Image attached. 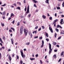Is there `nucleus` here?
I'll list each match as a JSON object with an SVG mask.
<instances>
[{"instance_id":"f257e3e1","label":"nucleus","mask_w":64,"mask_h":64,"mask_svg":"<svg viewBox=\"0 0 64 64\" xmlns=\"http://www.w3.org/2000/svg\"><path fill=\"white\" fill-rule=\"evenodd\" d=\"M48 45L49 46V48L50 49L49 54H51V53L52 52V49H51V44L49 43Z\"/></svg>"},{"instance_id":"f03ea898","label":"nucleus","mask_w":64,"mask_h":64,"mask_svg":"<svg viewBox=\"0 0 64 64\" xmlns=\"http://www.w3.org/2000/svg\"><path fill=\"white\" fill-rule=\"evenodd\" d=\"M29 13V6L28 5L27 8V11L25 14V16H26L27 15V14H28Z\"/></svg>"},{"instance_id":"7ed1b4c3","label":"nucleus","mask_w":64,"mask_h":64,"mask_svg":"<svg viewBox=\"0 0 64 64\" xmlns=\"http://www.w3.org/2000/svg\"><path fill=\"white\" fill-rule=\"evenodd\" d=\"M20 52L21 53V55L22 57V58H25V55H24V53L23 52V50H20Z\"/></svg>"},{"instance_id":"20e7f679","label":"nucleus","mask_w":64,"mask_h":64,"mask_svg":"<svg viewBox=\"0 0 64 64\" xmlns=\"http://www.w3.org/2000/svg\"><path fill=\"white\" fill-rule=\"evenodd\" d=\"M24 32L25 34V36H26L27 35V34L28 33V30H26L24 29Z\"/></svg>"},{"instance_id":"39448f33","label":"nucleus","mask_w":64,"mask_h":64,"mask_svg":"<svg viewBox=\"0 0 64 64\" xmlns=\"http://www.w3.org/2000/svg\"><path fill=\"white\" fill-rule=\"evenodd\" d=\"M23 30V27L22 26L20 27V32L21 34H22Z\"/></svg>"},{"instance_id":"423d86ee","label":"nucleus","mask_w":64,"mask_h":64,"mask_svg":"<svg viewBox=\"0 0 64 64\" xmlns=\"http://www.w3.org/2000/svg\"><path fill=\"white\" fill-rule=\"evenodd\" d=\"M61 21L60 22V24L61 25L63 24H64V22L63 21V19H62L60 20Z\"/></svg>"},{"instance_id":"0eeeda50","label":"nucleus","mask_w":64,"mask_h":64,"mask_svg":"<svg viewBox=\"0 0 64 64\" xmlns=\"http://www.w3.org/2000/svg\"><path fill=\"white\" fill-rule=\"evenodd\" d=\"M50 26V27L49 28V29L50 30V31L52 33H53V30H52V28L50 27V26Z\"/></svg>"},{"instance_id":"6e6552de","label":"nucleus","mask_w":64,"mask_h":64,"mask_svg":"<svg viewBox=\"0 0 64 64\" xmlns=\"http://www.w3.org/2000/svg\"><path fill=\"white\" fill-rule=\"evenodd\" d=\"M6 15V14H5V12H4L2 13V16H5Z\"/></svg>"},{"instance_id":"1a4fd4ad","label":"nucleus","mask_w":64,"mask_h":64,"mask_svg":"<svg viewBox=\"0 0 64 64\" xmlns=\"http://www.w3.org/2000/svg\"><path fill=\"white\" fill-rule=\"evenodd\" d=\"M9 60L10 61L12 59V58L11 57V56H9Z\"/></svg>"},{"instance_id":"9d476101","label":"nucleus","mask_w":64,"mask_h":64,"mask_svg":"<svg viewBox=\"0 0 64 64\" xmlns=\"http://www.w3.org/2000/svg\"><path fill=\"white\" fill-rule=\"evenodd\" d=\"M46 3L49 4V0H46L45 1Z\"/></svg>"},{"instance_id":"9b49d317","label":"nucleus","mask_w":64,"mask_h":64,"mask_svg":"<svg viewBox=\"0 0 64 64\" xmlns=\"http://www.w3.org/2000/svg\"><path fill=\"white\" fill-rule=\"evenodd\" d=\"M32 1L34 3H37V2H38L37 1L35 0H32Z\"/></svg>"},{"instance_id":"f8f14e48","label":"nucleus","mask_w":64,"mask_h":64,"mask_svg":"<svg viewBox=\"0 0 64 64\" xmlns=\"http://www.w3.org/2000/svg\"><path fill=\"white\" fill-rule=\"evenodd\" d=\"M15 16V15H14V14H13V13H12L11 14V15H10V17H11L12 16Z\"/></svg>"},{"instance_id":"ddd939ff","label":"nucleus","mask_w":64,"mask_h":64,"mask_svg":"<svg viewBox=\"0 0 64 64\" xmlns=\"http://www.w3.org/2000/svg\"><path fill=\"white\" fill-rule=\"evenodd\" d=\"M42 17L44 19H46V16L44 15H42Z\"/></svg>"},{"instance_id":"4468645a","label":"nucleus","mask_w":64,"mask_h":64,"mask_svg":"<svg viewBox=\"0 0 64 64\" xmlns=\"http://www.w3.org/2000/svg\"><path fill=\"white\" fill-rule=\"evenodd\" d=\"M60 33L62 34H64V31H63L60 32Z\"/></svg>"},{"instance_id":"2eb2a0df","label":"nucleus","mask_w":64,"mask_h":64,"mask_svg":"<svg viewBox=\"0 0 64 64\" xmlns=\"http://www.w3.org/2000/svg\"><path fill=\"white\" fill-rule=\"evenodd\" d=\"M63 54H64V52L62 51L61 54L60 56H62L63 55Z\"/></svg>"},{"instance_id":"dca6fc26","label":"nucleus","mask_w":64,"mask_h":64,"mask_svg":"<svg viewBox=\"0 0 64 64\" xmlns=\"http://www.w3.org/2000/svg\"><path fill=\"white\" fill-rule=\"evenodd\" d=\"M30 44V42H26V45H29Z\"/></svg>"},{"instance_id":"f3484780","label":"nucleus","mask_w":64,"mask_h":64,"mask_svg":"<svg viewBox=\"0 0 64 64\" xmlns=\"http://www.w3.org/2000/svg\"><path fill=\"white\" fill-rule=\"evenodd\" d=\"M58 20L56 19L54 20V22L56 23V22H57L58 21Z\"/></svg>"},{"instance_id":"a211bd4d","label":"nucleus","mask_w":64,"mask_h":64,"mask_svg":"<svg viewBox=\"0 0 64 64\" xmlns=\"http://www.w3.org/2000/svg\"><path fill=\"white\" fill-rule=\"evenodd\" d=\"M56 31L57 32H59V30L57 28H56L55 29Z\"/></svg>"},{"instance_id":"6ab92c4d","label":"nucleus","mask_w":64,"mask_h":64,"mask_svg":"<svg viewBox=\"0 0 64 64\" xmlns=\"http://www.w3.org/2000/svg\"><path fill=\"white\" fill-rule=\"evenodd\" d=\"M56 42H53V45H56Z\"/></svg>"},{"instance_id":"aec40b11","label":"nucleus","mask_w":64,"mask_h":64,"mask_svg":"<svg viewBox=\"0 0 64 64\" xmlns=\"http://www.w3.org/2000/svg\"><path fill=\"white\" fill-rule=\"evenodd\" d=\"M56 8H57V9H58V10H59V9H60V8L59 7H57L56 6Z\"/></svg>"},{"instance_id":"412c9836","label":"nucleus","mask_w":64,"mask_h":64,"mask_svg":"<svg viewBox=\"0 0 64 64\" xmlns=\"http://www.w3.org/2000/svg\"><path fill=\"white\" fill-rule=\"evenodd\" d=\"M20 63L21 64H23V61H22V60H20Z\"/></svg>"},{"instance_id":"4be33fe9","label":"nucleus","mask_w":64,"mask_h":64,"mask_svg":"<svg viewBox=\"0 0 64 64\" xmlns=\"http://www.w3.org/2000/svg\"><path fill=\"white\" fill-rule=\"evenodd\" d=\"M46 36H47V37H48V33H46Z\"/></svg>"},{"instance_id":"5701e85b","label":"nucleus","mask_w":64,"mask_h":64,"mask_svg":"<svg viewBox=\"0 0 64 64\" xmlns=\"http://www.w3.org/2000/svg\"><path fill=\"white\" fill-rule=\"evenodd\" d=\"M11 29H12V30H13L14 32V31H15V29L13 28H11Z\"/></svg>"},{"instance_id":"b1692460","label":"nucleus","mask_w":64,"mask_h":64,"mask_svg":"<svg viewBox=\"0 0 64 64\" xmlns=\"http://www.w3.org/2000/svg\"><path fill=\"white\" fill-rule=\"evenodd\" d=\"M62 6L63 7H64V2L62 3Z\"/></svg>"},{"instance_id":"393cba45","label":"nucleus","mask_w":64,"mask_h":64,"mask_svg":"<svg viewBox=\"0 0 64 64\" xmlns=\"http://www.w3.org/2000/svg\"><path fill=\"white\" fill-rule=\"evenodd\" d=\"M12 23L13 24H14V23H15V20H14L12 22Z\"/></svg>"},{"instance_id":"a878e982","label":"nucleus","mask_w":64,"mask_h":64,"mask_svg":"<svg viewBox=\"0 0 64 64\" xmlns=\"http://www.w3.org/2000/svg\"><path fill=\"white\" fill-rule=\"evenodd\" d=\"M16 9H19V10H20V8L19 7H17L16 8Z\"/></svg>"},{"instance_id":"bb28decb","label":"nucleus","mask_w":64,"mask_h":64,"mask_svg":"<svg viewBox=\"0 0 64 64\" xmlns=\"http://www.w3.org/2000/svg\"><path fill=\"white\" fill-rule=\"evenodd\" d=\"M46 40L47 41V42L49 41V39L48 38H46Z\"/></svg>"},{"instance_id":"cd10ccee","label":"nucleus","mask_w":64,"mask_h":64,"mask_svg":"<svg viewBox=\"0 0 64 64\" xmlns=\"http://www.w3.org/2000/svg\"><path fill=\"white\" fill-rule=\"evenodd\" d=\"M17 4H18L20 5H21V3L20 2H17Z\"/></svg>"},{"instance_id":"c85d7f7f","label":"nucleus","mask_w":64,"mask_h":64,"mask_svg":"<svg viewBox=\"0 0 64 64\" xmlns=\"http://www.w3.org/2000/svg\"><path fill=\"white\" fill-rule=\"evenodd\" d=\"M6 4H4L2 6H6Z\"/></svg>"},{"instance_id":"c756f323","label":"nucleus","mask_w":64,"mask_h":64,"mask_svg":"<svg viewBox=\"0 0 64 64\" xmlns=\"http://www.w3.org/2000/svg\"><path fill=\"white\" fill-rule=\"evenodd\" d=\"M44 46V44H42V45L41 46V48H43V46Z\"/></svg>"},{"instance_id":"7c9ffc66","label":"nucleus","mask_w":64,"mask_h":64,"mask_svg":"<svg viewBox=\"0 0 64 64\" xmlns=\"http://www.w3.org/2000/svg\"><path fill=\"white\" fill-rule=\"evenodd\" d=\"M34 6L36 8H37V6H36V5L35 4H34Z\"/></svg>"},{"instance_id":"2f4dec72","label":"nucleus","mask_w":64,"mask_h":64,"mask_svg":"<svg viewBox=\"0 0 64 64\" xmlns=\"http://www.w3.org/2000/svg\"><path fill=\"white\" fill-rule=\"evenodd\" d=\"M30 59L31 60H35V58H30Z\"/></svg>"},{"instance_id":"473e14b6","label":"nucleus","mask_w":64,"mask_h":64,"mask_svg":"<svg viewBox=\"0 0 64 64\" xmlns=\"http://www.w3.org/2000/svg\"><path fill=\"white\" fill-rule=\"evenodd\" d=\"M61 36L59 37L58 38V40L60 39H61Z\"/></svg>"},{"instance_id":"72a5a7b5","label":"nucleus","mask_w":64,"mask_h":64,"mask_svg":"<svg viewBox=\"0 0 64 64\" xmlns=\"http://www.w3.org/2000/svg\"><path fill=\"white\" fill-rule=\"evenodd\" d=\"M20 24V22H18V23H17V26H19Z\"/></svg>"},{"instance_id":"f704fd0d","label":"nucleus","mask_w":64,"mask_h":64,"mask_svg":"<svg viewBox=\"0 0 64 64\" xmlns=\"http://www.w3.org/2000/svg\"><path fill=\"white\" fill-rule=\"evenodd\" d=\"M49 19L50 20H52V17H50V18Z\"/></svg>"},{"instance_id":"c9c22d12","label":"nucleus","mask_w":64,"mask_h":64,"mask_svg":"<svg viewBox=\"0 0 64 64\" xmlns=\"http://www.w3.org/2000/svg\"><path fill=\"white\" fill-rule=\"evenodd\" d=\"M42 44H43V45H44V41L42 40Z\"/></svg>"},{"instance_id":"e433bc0d","label":"nucleus","mask_w":64,"mask_h":64,"mask_svg":"<svg viewBox=\"0 0 64 64\" xmlns=\"http://www.w3.org/2000/svg\"><path fill=\"white\" fill-rule=\"evenodd\" d=\"M26 10H27V8L26 7L24 9V11L25 12H26Z\"/></svg>"},{"instance_id":"4c0bfd02","label":"nucleus","mask_w":64,"mask_h":64,"mask_svg":"<svg viewBox=\"0 0 64 64\" xmlns=\"http://www.w3.org/2000/svg\"><path fill=\"white\" fill-rule=\"evenodd\" d=\"M41 30V27H40V28L38 29V31H40Z\"/></svg>"},{"instance_id":"58836bf2","label":"nucleus","mask_w":64,"mask_h":64,"mask_svg":"<svg viewBox=\"0 0 64 64\" xmlns=\"http://www.w3.org/2000/svg\"><path fill=\"white\" fill-rule=\"evenodd\" d=\"M61 58H60L58 60V62H60L61 61Z\"/></svg>"},{"instance_id":"ea45409f","label":"nucleus","mask_w":64,"mask_h":64,"mask_svg":"<svg viewBox=\"0 0 64 64\" xmlns=\"http://www.w3.org/2000/svg\"><path fill=\"white\" fill-rule=\"evenodd\" d=\"M60 27V25H58L57 26V28H59V27Z\"/></svg>"},{"instance_id":"a19ab883","label":"nucleus","mask_w":64,"mask_h":64,"mask_svg":"<svg viewBox=\"0 0 64 64\" xmlns=\"http://www.w3.org/2000/svg\"><path fill=\"white\" fill-rule=\"evenodd\" d=\"M56 36H57V34H56V33L54 36L55 37V38H56Z\"/></svg>"},{"instance_id":"79ce46f5","label":"nucleus","mask_w":64,"mask_h":64,"mask_svg":"<svg viewBox=\"0 0 64 64\" xmlns=\"http://www.w3.org/2000/svg\"><path fill=\"white\" fill-rule=\"evenodd\" d=\"M0 41L2 43L3 42H2V39H1V38H0Z\"/></svg>"},{"instance_id":"37998d69","label":"nucleus","mask_w":64,"mask_h":64,"mask_svg":"<svg viewBox=\"0 0 64 64\" xmlns=\"http://www.w3.org/2000/svg\"><path fill=\"white\" fill-rule=\"evenodd\" d=\"M54 16L55 17H57V13H56L54 14Z\"/></svg>"},{"instance_id":"c03bdc74","label":"nucleus","mask_w":64,"mask_h":64,"mask_svg":"<svg viewBox=\"0 0 64 64\" xmlns=\"http://www.w3.org/2000/svg\"><path fill=\"white\" fill-rule=\"evenodd\" d=\"M40 61L41 64H42V63H43V62H42V61H41V60H40Z\"/></svg>"},{"instance_id":"a18cd8bd","label":"nucleus","mask_w":64,"mask_h":64,"mask_svg":"<svg viewBox=\"0 0 64 64\" xmlns=\"http://www.w3.org/2000/svg\"><path fill=\"white\" fill-rule=\"evenodd\" d=\"M38 56V54H36V57H37Z\"/></svg>"},{"instance_id":"49530a36","label":"nucleus","mask_w":64,"mask_h":64,"mask_svg":"<svg viewBox=\"0 0 64 64\" xmlns=\"http://www.w3.org/2000/svg\"><path fill=\"white\" fill-rule=\"evenodd\" d=\"M2 39H4H4H5V37L4 36L2 38Z\"/></svg>"},{"instance_id":"de8ad7c7","label":"nucleus","mask_w":64,"mask_h":64,"mask_svg":"<svg viewBox=\"0 0 64 64\" xmlns=\"http://www.w3.org/2000/svg\"><path fill=\"white\" fill-rule=\"evenodd\" d=\"M42 28L43 29H44V28H45V27H44V26H42Z\"/></svg>"},{"instance_id":"09e8293b","label":"nucleus","mask_w":64,"mask_h":64,"mask_svg":"<svg viewBox=\"0 0 64 64\" xmlns=\"http://www.w3.org/2000/svg\"><path fill=\"white\" fill-rule=\"evenodd\" d=\"M56 47H60V46H59L58 45H56Z\"/></svg>"},{"instance_id":"8fccbe9b","label":"nucleus","mask_w":64,"mask_h":64,"mask_svg":"<svg viewBox=\"0 0 64 64\" xmlns=\"http://www.w3.org/2000/svg\"><path fill=\"white\" fill-rule=\"evenodd\" d=\"M54 58H56V55L55 54L54 55Z\"/></svg>"},{"instance_id":"3c124183","label":"nucleus","mask_w":64,"mask_h":64,"mask_svg":"<svg viewBox=\"0 0 64 64\" xmlns=\"http://www.w3.org/2000/svg\"><path fill=\"white\" fill-rule=\"evenodd\" d=\"M38 37V36H34V38H37Z\"/></svg>"},{"instance_id":"603ef678","label":"nucleus","mask_w":64,"mask_h":64,"mask_svg":"<svg viewBox=\"0 0 64 64\" xmlns=\"http://www.w3.org/2000/svg\"><path fill=\"white\" fill-rule=\"evenodd\" d=\"M2 26H4V24H2Z\"/></svg>"},{"instance_id":"864d4df0","label":"nucleus","mask_w":64,"mask_h":64,"mask_svg":"<svg viewBox=\"0 0 64 64\" xmlns=\"http://www.w3.org/2000/svg\"><path fill=\"white\" fill-rule=\"evenodd\" d=\"M30 36H31V38H32V34L30 33Z\"/></svg>"},{"instance_id":"5fc2aeb1","label":"nucleus","mask_w":64,"mask_h":64,"mask_svg":"<svg viewBox=\"0 0 64 64\" xmlns=\"http://www.w3.org/2000/svg\"><path fill=\"white\" fill-rule=\"evenodd\" d=\"M9 31L10 32H12V30H10Z\"/></svg>"},{"instance_id":"6e6d98bb","label":"nucleus","mask_w":64,"mask_h":64,"mask_svg":"<svg viewBox=\"0 0 64 64\" xmlns=\"http://www.w3.org/2000/svg\"><path fill=\"white\" fill-rule=\"evenodd\" d=\"M38 27V26H37L35 28V29H37Z\"/></svg>"},{"instance_id":"4d7b16f0","label":"nucleus","mask_w":64,"mask_h":64,"mask_svg":"<svg viewBox=\"0 0 64 64\" xmlns=\"http://www.w3.org/2000/svg\"><path fill=\"white\" fill-rule=\"evenodd\" d=\"M42 37H41L40 38V39L41 40V39H42Z\"/></svg>"},{"instance_id":"13d9d810","label":"nucleus","mask_w":64,"mask_h":64,"mask_svg":"<svg viewBox=\"0 0 64 64\" xmlns=\"http://www.w3.org/2000/svg\"><path fill=\"white\" fill-rule=\"evenodd\" d=\"M28 17H30L31 16V14H28Z\"/></svg>"},{"instance_id":"bf43d9fd","label":"nucleus","mask_w":64,"mask_h":64,"mask_svg":"<svg viewBox=\"0 0 64 64\" xmlns=\"http://www.w3.org/2000/svg\"><path fill=\"white\" fill-rule=\"evenodd\" d=\"M11 42L12 41H13V39L12 38H11Z\"/></svg>"},{"instance_id":"052dcab7","label":"nucleus","mask_w":64,"mask_h":64,"mask_svg":"<svg viewBox=\"0 0 64 64\" xmlns=\"http://www.w3.org/2000/svg\"><path fill=\"white\" fill-rule=\"evenodd\" d=\"M16 57L18 59H19V56H16Z\"/></svg>"},{"instance_id":"680f3d73","label":"nucleus","mask_w":64,"mask_h":64,"mask_svg":"<svg viewBox=\"0 0 64 64\" xmlns=\"http://www.w3.org/2000/svg\"><path fill=\"white\" fill-rule=\"evenodd\" d=\"M57 50H54V52H57Z\"/></svg>"},{"instance_id":"e2e57ef3","label":"nucleus","mask_w":64,"mask_h":64,"mask_svg":"<svg viewBox=\"0 0 64 64\" xmlns=\"http://www.w3.org/2000/svg\"><path fill=\"white\" fill-rule=\"evenodd\" d=\"M38 11H39V10H36V12H38Z\"/></svg>"},{"instance_id":"0e129e2a","label":"nucleus","mask_w":64,"mask_h":64,"mask_svg":"<svg viewBox=\"0 0 64 64\" xmlns=\"http://www.w3.org/2000/svg\"><path fill=\"white\" fill-rule=\"evenodd\" d=\"M11 51V50L10 49H9L8 50V52H9V51Z\"/></svg>"},{"instance_id":"69168bd1","label":"nucleus","mask_w":64,"mask_h":64,"mask_svg":"<svg viewBox=\"0 0 64 64\" xmlns=\"http://www.w3.org/2000/svg\"><path fill=\"white\" fill-rule=\"evenodd\" d=\"M8 15H9V13H8L6 14V16H8Z\"/></svg>"},{"instance_id":"338daca9","label":"nucleus","mask_w":64,"mask_h":64,"mask_svg":"<svg viewBox=\"0 0 64 64\" xmlns=\"http://www.w3.org/2000/svg\"><path fill=\"white\" fill-rule=\"evenodd\" d=\"M10 19H11V18H8V20H10Z\"/></svg>"},{"instance_id":"774afa93","label":"nucleus","mask_w":64,"mask_h":64,"mask_svg":"<svg viewBox=\"0 0 64 64\" xmlns=\"http://www.w3.org/2000/svg\"><path fill=\"white\" fill-rule=\"evenodd\" d=\"M3 19H5V16H4L3 17Z\"/></svg>"}]
</instances>
